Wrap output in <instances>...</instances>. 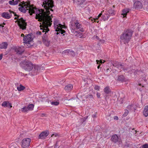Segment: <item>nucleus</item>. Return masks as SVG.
I'll return each mask as SVG.
<instances>
[{
	"label": "nucleus",
	"instance_id": "nucleus-1",
	"mask_svg": "<svg viewBox=\"0 0 148 148\" xmlns=\"http://www.w3.org/2000/svg\"><path fill=\"white\" fill-rule=\"evenodd\" d=\"M42 6H44L45 10L41 9L40 10L36 8L34 10L32 9L30 11L32 12L36 13V19H38V21L44 23L45 24H47L50 25L51 23L52 22V14L50 16L51 13L50 11L52 12L53 10L52 8L54 7V2L53 0H43Z\"/></svg>",
	"mask_w": 148,
	"mask_h": 148
},
{
	"label": "nucleus",
	"instance_id": "nucleus-2",
	"mask_svg": "<svg viewBox=\"0 0 148 148\" xmlns=\"http://www.w3.org/2000/svg\"><path fill=\"white\" fill-rule=\"evenodd\" d=\"M20 66L26 71H29L32 69L34 70V75L36 74V73L39 69V67L37 65H34L30 61L26 60L21 62L20 64Z\"/></svg>",
	"mask_w": 148,
	"mask_h": 148
},
{
	"label": "nucleus",
	"instance_id": "nucleus-3",
	"mask_svg": "<svg viewBox=\"0 0 148 148\" xmlns=\"http://www.w3.org/2000/svg\"><path fill=\"white\" fill-rule=\"evenodd\" d=\"M47 24H45L44 23H42L41 25V27H42V28H41V30L42 32H45L44 35L42 36V41L45 45L47 47L49 46L50 44V40H49L47 36L46 33H47L48 31H49V30L48 28L49 26L50 27L51 24L52 23H51V25H49Z\"/></svg>",
	"mask_w": 148,
	"mask_h": 148
},
{
	"label": "nucleus",
	"instance_id": "nucleus-4",
	"mask_svg": "<svg viewBox=\"0 0 148 148\" xmlns=\"http://www.w3.org/2000/svg\"><path fill=\"white\" fill-rule=\"evenodd\" d=\"M133 33L131 29L124 30L120 36L121 42L124 44L128 43L132 38Z\"/></svg>",
	"mask_w": 148,
	"mask_h": 148
},
{
	"label": "nucleus",
	"instance_id": "nucleus-5",
	"mask_svg": "<svg viewBox=\"0 0 148 148\" xmlns=\"http://www.w3.org/2000/svg\"><path fill=\"white\" fill-rule=\"evenodd\" d=\"M70 23V27L72 33L73 34L79 33L78 31L76 30L78 29H79L81 31L83 32V29L82 27V26L78 20L72 19Z\"/></svg>",
	"mask_w": 148,
	"mask_h": 148
},
{
	"label": "nucleus",
	"instance_id": "nucleus-6",
	"mask_svg": "<svg viewBox=\"0 0 148 148\" xmlns=\"http://www.w3.org/2000/svg\"><path fill=\"white\" fill-rule=\"evenodd\" d=\"M19 5H21V7H19L18 9L21 12L25 13L26 12V10H28L29 12L30 15H32L33 13L36 14L35 13L32 12V11H30L32 9L34 10L36 8L33 7H31L29 2L23 1L22 2H21V4Z\"/></svg>",
	"mask_w": 148,
	"mask_h": 148
},
{
	"label": "nucleus",
	"instance_id": "nucleus-7",
	"mask_svg": "<svg viewBox=\"0 0 148 148\" xmlns=\"http://www.w3.org/2000/svg\"><path fill=\"white\" fill-rule=\"evenodd\" d=\"M33 38L30 34H28L24 37L23 39V43L25 46L27 48L31 47L33 44Z\"/></svg>",
	"mask_w": 148,
	"mask_h": 148
},
{
	"label": "nucleus",
	"instance_id": "nucleus-8",
	"mask_svg": "<svg viewBox=\"0 0 148 148\" xmlns=\"http://www.w3.org/2000/svg\"><path fill=\"white\" fill-rule=\"evenodd\" d=\"M18 19V24L20 28L23 30L25 29L26 28L27 23L25 22V21L22 18Z\"/></svg>",
	"mask_w": 148,
	"mask_h": 148
},
{
	"label": "nucleus",
	"instance_id": "nucleus-9",
	"mask_svg": "<svg viewBox=\"0 0 148 148\" xmlns=\"http://www.w3.org/2000/svg\"><path fill=\"white\" fill-rule=\"evenodd\" d=\"M31 140L29 138H26L22 140L21 142L22 148H28Z\"/></svg>",
	"mask_w": 148,
	"mask_h": 148
},
{
	"label": "nucleus",
	"instance_id": "nucleus-10",
	"mask_svg": "<svg viewBox=\"0 0 148 148\" xmlns=\"http://www.w3.org/2000/svg\"><path fill=\"white\" fill-rule=\"evenodd\" d=\"M12 14H13L15 16H17L15 12L11 11L10 10H9V13L8 12L3 13L2 14V16L4 18L7 19H9L12 16Z\"/></svg>",
	"mask_w": 148,
	"mask_h": 148
},
{
	"label": "nucleus",
	"instance_id": "nucleus-11",
	"mask_svg": "<svg viewBox=\"0 0 148 148\" xmlns=\"http://www.w3.org/2000/svg\"><path fill=\"white\" fill-rule=\"evenodd\" d=\"M53 23L55 28L56 29V30L62 27L63 26V25L60 23L59 20L56 18L54 19Z\"/></svg>",
	"mask_w": 148,
	"mask_h": 148
},
{
	"label": "nucleus",
	"instance_id": "nucleus-12",
	"mask_svg": "<svg viewBox=\"0 0 148 148\" xmlns=\"http://www.w3.org/2000/svg\"><path fill=\"white\" fill-rule=\"evenodd\" d=\"M49 132L48 131H45L42 132L39 135V138L42 139H45L48 136Z\"/></svg>",
	"mask_w": 148,
	"mask_h": 148
},
{
	"label": "nucleus",
	"instance_id": "nucleus-13",
	"mask_svg": "<svg viewBox=\"0 0 148 148\" xmlns=\"http://www.w3.org/2000/svg\"><path fill=\"white\" fill-rule=\"evenodd\" d=\"M111 140L114 143H120L121 140L118 137L116 134L112 136Z\"/></svg>",
	"mask_w": 148,
	"mask_h": 148
},
{
	"label": "nucleus",
	"instance_id": "nucleus-14",
	"mask_svg": "<svg viewBox=\"0 0 148 148\" xmlns=\"http://www.w3.org/2000/svg\"><path fill=\"white\" fill-rule=\"evenodd\" d=\"M15 51L18 54H21L24 51V47H18L16 48Z\"/></svg>",
	"mask_w": 148,
	"mask_h": 148
},
{
	"label": "nucleus",
	"instance_id": "nucleus-15",
	"mask_svg": "<svg viewBox=\"0 0 148 148\" xmlns=\"http://www.w3.org/2000/svg\"><path fill=\"white\" fill-rule=\"evenodd\" d=\"M2 106L5 108L8 107L11 108L12 107L11 103L8 101H4L2 104Z\"/></svg>",
	"mask_w": 148,
	"mask_h": 148
},
{
	"label": "nucleus",
	"instance_id": "nucleus-16",
	"mask_svg": "<svg viewBox=\"0 0 148 148\" xmlns=\"http://www.w3.org/2000/svg\"><path fill=\"white\" fill-rule=\"evenodd\" d=\"M112 65L114 67H116L120 69L123 68V65L117 62H115Z\"/></svg>",
	"mask_w": 148,
	"mask_h": 148
},
{
	"label": "nucleus",
	"instance_id": "nucleus-17",
	"mask_svg": "<svg viewBox=\"0 0 148 148\" xmlns=\"http://www.w3.org/2000/svg\"><path fill=\"white\" fill-rule=\"evenodd\" d=\"M73 88V86L71 84H69L64 87V89L66 92H69L71 91Z\"/></svg>",
	"mask_w": 148,
	"mask_h": 148
},
{
	"label": "nucleus",
	"instance_id": "nucleus-18",
	"mask_svg": "<svg viewBox=\"0 0 148 148\" xmlns=\"http://www.w3.org/2000/svg\"><path fill=\"white\" fill-rule=\"evenodd\" d=\"M143 115L145 117H147L148 116V105L145 106L143 112Z\"/></svg>",
	"mask_w": 148,
	"mask_h": 148
},
{
	"label": "nucleus",
	"instance_id": "nucleus-19",
	"mask_svg": "<svg viewBox=\"0 0 148 148\" xmlns=\"http://www.w3.org/2000/svg\"><path fill=\"white\" fill-rule=\"evenodd\" d=\"M8 44L6 42H2L0 45V48L1 49H5L7 48Z\"/></svg>",
	"mask_w": 148,
	"mask_h": 148
},
{
	"label": "nucleus",
	"instance_id": "nucleus-20",
	"mask_svg": "<svg viewBox=\"0 0 148 148\" xmlns=\"http://www.w3.org/2000/svg\"><path fill=\"white\" fill-rule=\"evenodd\" d=\"M129 12V9H126L123 10L122 11V15L123 16V17H125L127 15V14Z\"/></svg>",
	"mask_w": 148,
	"mask_h": 148
},
{
	"label": "nucleus",
	"instance_id": "nucleus-21",
	"mask_svg": "<svg viewBox=\"0 0 148 148\" xmlns=\"http://www.w3.org/2000/svg\"><path fill=\"white\" fill-rule=\"evenodd\" d=\"M103 90L104 92L107 94H109L111 91V90L108 86H107Z\"/></svg>",
	"mask_w": 148,
	"mask_h": 148
},
{
	"label": "nucleus",
	"instance_id": "nucleus-22",
	"mask_svg": "<svg viewBox=\"0 0 148 148\" xmlns=\"http://www.w3.org/2000/svg\"><path fill=\"white\" fill-rule=\"evenodd\" d=\"M63 28L65 29L66 28V27L65 26H63L62 27L58 29H57L56 30V31L57 32H59V33H60L61 34H62L65 32V31L64 30L62 29Z\"/></svg>",
	"mask_w": 148,
	"mask_h": 148
},
{
	"label": "nucleus",
	"instance_id": "nucleus-23",
	"mask_svg": "<svg viewBox=\"0 0 148 148\" xmlns=\"http://www.w3.org/2000/svg\"><path fill=\"white\" fill-rule=\"evenodd\" d=\"M18 0H16V1H14V0H12V1H9V3L11 5H17L18 3Z\"/></svg>",
	"mask_w": 148,
	"mask_h": 148
},
{
	"label": "nucleus",
	"instance_id": "nucleus-24",
	"mask_svg": "<svg viewBox=\"0 0 148 148\" xmlns=\"http://www.w3.org/2000/svg\"><path fill=\"white\" fill-rule=\"evenodd\" d=\"M34 106L33 104L29 105L27 107V108L28 109L29 111L32 110L34 108Z\"/></svg>",
	"mask_w": 148,
	"mask_h": 148
},
{
	"label": "nucleus",
	"instance_id": "nucleus-25",
	"mask_svg": "<svg viewBox=\"0 0 148 148\" xmlns=\"http://www.w3.org/2000/svg\"><path fill=\"white\" fill-rule=\"evenodd\" d=\"M17 88L18 91H21L23 90L25 88V87L21 85H20L19 86L17 87Z\"/></svg>",
	"mask_w": 148,
	"mask_h": 148
},
{
	"label": "nucleus",
	"instance_id": "nucleus-26",
	"mask_svg": "<svg viewBox=\"0 0 148 148\" xmlns=\"http://www.w3.org/2000/svg\"><path fill=\"white\" fill-rule=\"evenodd\" d=\"M103 20L104 21L107 20L108 19L109 16L108 15H103L102 16Z\"/></svg>",
	"mask_w": 148,
	"mask_h": 148
},
{
	"label": "nucleus",
	"instance_id": "nucleus-27",
	"mask_svg": "<svg viewBox=\"0 0 148 148\" xmlns=\"http://www.w3.org/2000/svg\"><path fill=\"white\" fill-rule=\"evenodd\" d=\"M124 79V77L123 75H119L118 76V78L117 79V80H119V81H123Z\"/></svg>",
	"mask_w": 148,
	"mask_h": 148
},
{
	"label": "nucleus",
	"instance_id": "nucleus-28",
	"mask_svg": "<svg viewBox=\"0 0 148 148\" xmlns=\"http://www.w3.org/2000/svg\"><path fill=\"white\" fill-rule=\"evenodd\" d=\"M21 110V112H26L29 111L27 107H25L22 108Z\"/></svg>",
	"mask_w": 148,
	"mask_h": 148
},
{
	"label": "nucleus",
	"instance_id": "nucleus-29",
	"mask_svg": "<svg viewBox=\"0 0 148 148\" xmlns=\"http://www.w3.org/2000/svg\"><path fill=\"white\" fill-rule=\"evenodd\" d=\"M127 108L130 110H131L134 109V105L131 104V105L128 106L127 107Z\"/></svg>",
	"mask_w": 148,
	"mask_h": 148
},
{
	"label": "nucleus",
	"instance_id": "nucleus-30",
	"mask_svg": "<svg viewBox=\"0 0 148 148\" xmlns=\"http://www.w3.org/2000/svg\"><path fill=\"white\" fill-rule=\"evenodd\" d=\"M86 98L89 100H92L93 99V96L92 95H88L86 96Z\"/></svg>",
	"mask_w": 148,
	"mask_h": 148
},
{
	"label": "nucleus",
	"instance_id": "nucleus-31",
	"mask_svg": "<svg viewBox=\"0 0 148 148\" xmlns=\"http://www.w3.org/2000/svg\"><path fill=\"white\" fill-rule=\"evenodd\" d=\"M78 99L77 98H76L75 99H70L69 100V101H71V102L75 103L77 101V100Z\"/></svg>",
	"mask_w": 148,
	"mask_h": 148
},
{
	"label": "nucleus",
	"instance_id": "nucleus-32",
	"mask_svg": "<svg viewBox=\"0 0 148 148\" xmlns=\"http://www.w3.org/2000/svg\"><path fill=\"white\" fill-rule=\"evenodd\" d=\"M129 112V111L128 110H125L124 114L123 115V117H125L127 116Z\"/></svg>",
	"mask_w": 148,
	"mask_h": 148
},
{
	"label": "nucleus",
	"instance_id": "nucleus-33",
	"mask_svg": "<svg viewBox=\"0 0 148 148\" xmlns=\"http://www.w3.org/2000/svg\"><path fill=\"white\" fill-rule=\"evenodd\" d=\"M77 3L79 5L82 4L85 1V0H76Z\"/></svg>",
	"mask_w": 148,
	"mask_h": 148
},
{
	"label": "nucleus",
	"instance_id": "nucleus-34",
	"mask_svg": "<svg viewBox=\"0 0 148 148\" xmlns=\"http://www.w3.org/2000/svg\"><path fill=\"white\" fill-rule=\"evenodd\" d=\"M51 105L55 106H57L59 104V102L58 101H52L51 102Z\"/></svg>",
	"mask_w": 148,
	"mask_h": 148
},
{
	"label": "nucleus",
	"instance_id": "nucleus-35",
	"mask_svg": "<svg viewBox=\"0 0 148 148\" xmlns=\"http://www.w3.org/2000/svg\"><path fill=\"white\" fill-rule=\"evenodd\" d=\"M141 148H148V144H145L143 145L141 147Z\"/></svg>",
	"mask_w": 148,
	"mask_h": 148
},
{
	"label": "nucleus",
	"instance_id": "nucleus-36",
	"mask_svg": "<svg viewBox=\"0 0 148 148\" xmlns=\"http://www.w3.org/2000/svg\"><path fill=\"white\" fill-rule=\"evenodd\" d=\"M10 148H18V146L16 144H14L11 146Z\"/></svg>",
	"mask_w": 148,
	"mask_h": 148
},
{
	"label": "nucleus",
	"instance_id": "nucleus-37",
	"mask_svg": "<svg viewBox=\"0 0 148 148\" xmlns=\"http://www.w3.org/2000/svg\"><path fill=\"white\" fill-rule=\"evenodd\" d=\"M96 62H97V64H98L99 63V62L100 63L102 64V63H104V62H105V61H104L103 62L102 60H100L99 61L98 60H96Z\"/></svg>",
	"mask_w": 148,
	"mask_h": 148
},
{
	"label": "nucleus",
	"instance_id": "nucleus-38",
	"mask_svg": "<svg viewBox=\"0 0 148 148\" xmlns=\"http://www.w3.org/2000/svg\"><path fill=\"white\" fill-rule=\"evenodd\" d=\"M140 71H138V70H137L136 71L134 72V74L135 75H136V74H140Z\"/></svg>",
	"mask_w": 148,
	"mask_h": 148
},
{
	"label": "nucleus",
	"instance_id": "nucleus-39",
	"mask_svg": "<svg viewBox=\"0 0 148 148\" xmlns=\"http://www.w3.org/2000/svg\"><path fill=\"white\" fill-rule=\"evenodd\" d=\"M100 87L99 86H95V89L97 90H99Z\"/></svg>",
	"mask_w": 148,
	"mask_h": 148
},
{
	"label": "nucleus",
	"instance_id": "nucleus-40",
	"mask_svg": "<svg viewBox=\"0 0 148 148\" xmlns=\"http://www.w3.org/2000/svg\"><path fill=\"white\" fill-rule=\"evenodd\" d=\"M66 51H67L69 53H71V52L72 54L73 55H74L75 53L73 51H72L69 50H66Z\"/></svg>",
	"mask_w": 148,
	"mask_h": 148
},
{
	"label": "nucleus",
	"instance_id": "nucleus-41",
	"mask_svg": "<svg viewBox=\"0 0 148 148\" xmlns=\"http://www.w3.org/2000/svg\"><path fill=\"white\" fill-rule=\"evenodd\" d=\"M100 94L99 92H97V97L98 98H99L100 97Z\"/></svg>",
	"mask_w": 148,
	"mask_h": 148
},
{
	"label": "nucleus",
	"instance_id": "nucleus-42",
	"mask_svg": "<svg viewBox=\"0 0 148 148\" xmlns=\"http://www.w3.org/2000/svg\"><path fill=\"white\" fill-rule=\"evenodd\" d=\"M114 120H117L119 119L118 117L117 116H114Z\"/></svg>",
	"mask_w": 148,
	"mask_h": 148
},
{
	"label": "nucleus",
	"instance_id": "nucleus-43",
	"mask_svg": "<svg viewBox=\"0 0 148 148\" xmlns=\"http://www.w3.org/2000/svg\"><path fill=\"white\" fill-rule=\"evenodd\" d=\"M94 38H96L98 40H99V38L98 36H94Z\"/></svg>",
	"mask_w": 148,
	"mask_h": 148
},
{
	"label": "nucleus",
	"instance_id": "nucleus-44",
	"mask_svg": "<svg viewBox=\"0 0 148 148\" xmlns=\"http://www.w3.org/2000/svg\"><path fill=\"white\" fill-rule=\"evenodd\" d=\"M37 34H39V35H41V32H38L36 33Z\"/></svg>",
	"mask_w": 148,
	"mask_h": 148
},
{
	"label": "nucleus",
	"instance_id": "nucleus-45",
	"mask_svg": "<svg viewBox=\"0 0 148 148\" xmlns=\"http://www.w3.org/2000/svg\"><path fill=\"white\" fill-rule=\"evenodd\" d=\"M3 56V55L2 54H0V60L2 59V58Z\"/></svg>",
	"mask_w": 148,
	"mask_h": 148
},
{
	"label": "nucleus",
	"instance_id": "nucleus-46",
	"mask_svg": "<svg viewBox=\"0 0 148 148\" xmlns=\"http://www.w3.org/2000/svg\"><path fill=\"white\" fill-rule=\"evenodd\" d=\"M102 15V13H100L98 15V16H97V18H96L97 19H98V18L100 17Z\"/></svg>",
	"mask_w": 148,
	"mask_h": 148
},
{
	"label": "nucleus",
	"instance_id": "nucleus-47",
	"mask_svg": "<svg viewBox=\"0 0 148 148\" xmlns=\"http://www.w3.org/2000/svg\"><path fill=\"white\" fill-rule=\"evenodd\" d=\"M110 11H111V10H109V13H110L111 14H113V13H114L113 10H112V12L111 13L110 12Z\"/></svg>",
	"mask_w": 148,
	"mask_h": 148
},
{
	"label": "nucleus",
	"instance_id": "nucleus-48",
	"mask_svg": "<svg viewBox=\"0 0 148 148\" xmlns=\"http://www.w3.org/2000/svg\"><path fill=\"white\" fill-rule=\"evenodd\" d=\"M57 135H58L57 134H53L52 135V136L53 137V136H55L56 137Z\"/></svg>",
	"mask_w": 148,
	"mask_h": 148
},
{
	"label": "nucleus",
	"instance_id": "nucleus-49",
	"mask_svg": "<svg viewBox=\"0 0 148 148\" xmlns=\"http://www.w3.org/2000/svg\"><path fill=\"white\" fill-rule=\"evenodd\" d=\"M92 117H95V114H93L92 115Z\"/></svg>",
	"mask_w": 148,
	"mask_h": 148
},
{
	"label": "nucleus",
	"instance_id": "nucleus-50",
	"mask_svg": "<svg viewBox=\"0 0 148 148\" xmlns=\"http://www.w3.org/2000/svg\"><path fill=\"white\" fill-rule=\"evenodd\" d=\"M18 17V16L17 17H15V18H14V19H17V18Z\"/></svg>",
	"mask_w": 148,
	"mask_h": 148
},
{
	"label": "nucleus",
	"instance_id": "nucleus-51",
	"mask_svg": "<svg viewBox=\"0 0 148 148\" xmlns=\"http://www.w3.org/2000/svg\"><path fill=\"white\" fill-rule=\"evenodd\" d=\"M21 36H24V34H21Z\"/></svg>",
	"mask_w": 148,
	"mask_h": 148
},
{
	"label": "nucleus",
	"instance_id": "nucleus-52",
	"mask_svg": "<svg viewBox=\"0 0 148 148\" xmlns=\"http://www.w3.org/2000/svg\"><path fill=\"white\" fill-rule=\"evenodd\" d=\"M97 68H98V69H99V68H100V65H99V66H97Z\"/></svg>",
	"mask_w": 148,
	"mask_h": 148
},
{
	"label": "nucleus",
	"instance_id": "nucleus-53",
	"mask_svg": "<svg viewBox=\"0 0 148 148\" xmlns=\"http://www.w3.org/2000/svg\"><path fill=\"white\" fill-rule=\"evenodd\" d=\"M109 70V69H108L107 70H106V71L107 72H108V71Z\"/></svg>",
	"mask_w": 148,
	"mask_h": 148
},
{
	"label": "nucleus",
	"instance_id": "nucleus-54",
	"mask_svg": "<svg viewBox=\"0 0 148 148\" xmlns=\"http://www.w3.org/2000/svg\"><path fill=\"white\" fill-rule=\"evenodd\" d=\"M123 103V101H121V103Z\"/></svg>",
	"mask_w": 148,
	"mask_h": 148
},
{
	"label": "nucleus",
	"instance_id": "nucleus-55",
	"mask_svg": "<svg viewBox=\"0 0 148 148\" xmlns=\"http://www.w3.org/2000/svg\"><path fill=\"white\" fill-rule=\"evenodd\" d=\"M94 20H95L94 21H95V22L96 21V19H94Z\"/></svg>",
	"mask_w": 148,
	"mask_h": 148
},
{
	"label": "nucleus",
	"instance_id": "nucleus-56",
	"mask_svg": "<svg viewBox=\"0 0 148 148\" xmlns=\"http://www.w3.org/2000/svg\"><path fill=\"white\" fill-rule=\"evenodd\" d=\"M59 34V33H58V32H57V34Z\"/></svg>",
	"mask_w": 148,
	"mask_h": 148
},
{
	"label": "nucleus",
	"instance_id": "nucleus-57",
	"mask_svg": "<svg viewBox=\"0 0 148 148\" xmlns=\"http://www.w3.org/2000/svg\"><path fill=\"white\" fill-rule=\"evenodd\" d=\"M18 0V1H20L21 0Z\"/></svg>",
	"mask_w": 148,
	"mask_h": 148
},
{
	"label": "nucleus",
	"instance_id": "nucleus-58",
	"mask_svg": "<svg viewBox=\"0 0 148 148\" xmlns=\"http://www.w3.org/2000/svg\"><path fill=\"white\" fill-rule=\"evenodd\" d=\"M132 71H133L132 72H134V70H133Z\"/></svg>",
	"mask_w": 148,
	"mask_h": 148
},
{
	"label": "nucleus",
	"instance_id": "nucleus-59",
	"mask_svg": "<svg viewBox=\"0 0 148 148\" xmlns=\"http://www.w3.org/2000/svg\"><path fill=\"white\" fill-rule=\"evenodd\" d=\"M141 85V84H139V85Z\"/></svg>",
	"mask_w": 148,
	"mask_h": 148
}]
</instances>
